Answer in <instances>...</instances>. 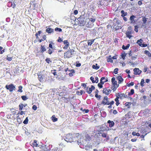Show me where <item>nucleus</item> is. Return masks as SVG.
Segmentation results:
<instances>
[{
    "instance_id": "1",
    "label": "nucleus",
    "mask_w": 151,
    "mask_h": 151,
    "mask_svg": "<svg viewBox=\"0 0 151 151\" xmlns=\"http://www.w3.org/2000/svg\"><path fill=\"white\" fill-rule=\"evenodd\" d=\"M81 136V134L79 133H68L66 135L65 140L67 142H71L76 141V138L80 137Z\"/></svg>"
},
{
    "instance_id": "2",
    "label": "nucleus",
    "mask_w": 151,
    "mask_h": 151,
    "mask_svg": "<svg viewBox=\"0 0 151 151\" xmlns=\"http://www.w3.org/2000/svg\"><path fill=\"white\" fill-rule=\"evenodd\" d=\"M113 28L116 30L120 29L122 27L120 22L117 18H114L113 20Z\"/></svg>"
},
{
    "instance_id": "3",
    "label": "nucleus",
    "mask_w": 151,
    "mask_h": 151,
    "mask_svg": "<svg viewBox=\"0 0 151 151\" xmlns=\"http://www.w3.org/2000/svg\"><path fill=\"white\" fill-rule=\"evenodd\" d=\"M111 82L112 84V86L111 87V89L114 91L119 86V84H117V82L116 81L115 78L114 77H113L112 78Z\"/></svg>"
},
{
    "instance_id": "4",
    "label": "nucleus",
    "mask_w": 151,
    "mask_h": 151,
    "mask_svg": "<svg viewBox=\"0 0 151 151\" xmlns=\"http://www.w3.org/2000/svg\"><path fill=\"white\" fill-rule=\"evenodd\" d=\"M74 51L73 49L68 50L64 54V56L65 58H70L71 57V55L73 54Z\"/></svg>"
},
{
    "instance_id": "5",
    "label": "nucleus",
    "mask_w": 151,
    "mask_h": 151,
    "mask_svg": "<svg viewBox=\"0 0 151 151\" xmlns=\"http://www.w3.org/2000/svg\"><path fill=\"white\" fill-rule=\"evenodd\" d=\"M5 87L6 89L9 90L10 92L13 91V90H15L16 89L15 86H14L12 84H11L9 85H6Z\"/></svg>"
},
{
    "instance_id": "6",
    "label": "nucleus",
    "mask_w": 151,
    "mask_h": 151,
    "mask_svg": "<svg viewBox=\"0 0 151 151\" xmlns=\"http://www.w3.org/2000/svg\"><path fill=\"white\" fill-rule=\"evenodd\" d=\"M109 99L107 96H105L104 97L101 103V105H109Z\"/></svg>"
},
{
    "instance_id": "7",
    "label": "nucleus",
    "mask_w": 151,
    "mask_h": 151,
    "mask_svg": "<svg viewBox=\"0 0 151 151\" xmlns=\"http://www.w3.org/2000/svg\"><path fill=\"white\" fill-rule=\"evenodd\" d=\"M77 20L78 21L79 24H83L85 21V18L82 16H80V17H78Z\"/></svg>"
},
{
    "instance_id": "8",
    "label": "nucleus",
    "mask_w": 151,
    "mask_h": 151,
    "mask_svg": "<svg viewBox=\"0 0 151 151\" xmlns=\"http://www.w3.org/2000/svg\"><path fill=\"white\" fill-rule=\"evenodd\" d=\"M134 74L136 75H139L141 74L142 71L139 70V68H135L134 70Z\"/></svg>"
},
{
    "instance_id": "9",
    "label": "nucleus",
    "mask_w": 151,
    "mask_h": 151,
    "mask_svg": "<svg viewBox=\"0 0 151 151\" xmlns=\"http://www.w3.org/2000/svg\"><path fill=\"white\" fill-rule=\"evenodd\" d=\"M88 87H87L86 88V92L88 94H90L92 92V91L95 89V87L93 85H91V88H89L88 89Z\"/></svg>"
},
{
    "instance_id": "10",
    "label": "nucleus",
    "mask_w": 151,
    "mask_h": 151,
    "mask_svg": "<svg viewBox=\"0 0 151 151\" xmlns=\"http://www.w3.org/2000/svg\"><path fill=\"white\" fill-rule=\"evenodd\" d=\"M117 97H119L121 99H123L124 98H127V95H125L124 93H119L117 94Z\"/></svg>"
},
{
    "instance_id": "11",
    "label": "nucleus",
    "mask_w": 151,
    "mask_h": 151,
    "mask_svg": "<svg viewBox=\"0 0 151 151\" xmlns=\"http://www.w3.org/2000/svg\"><path fill=\"white\" fill-rule=\"evenodd\" d=\"M37 76L39 81L41 82H42L44 78L43 76L41 74V72H40L37 73Z\"/></svg>"
},
{
    "instance_id": "12",
    "label": "nucleus",
    "mask_w": 151,
    "mask_h": 151,
    "mask_svg": "<svg viewBox=\"0 0 151 151\" xmlns=\"http://www.w3.org/2000/svg\"><path fill=\"white\" fill-rule=\"evenodd\" d=\"M111 90L110 89H107L106 88H104L103 90V93L105 94L106 95H109L111 93Z\"/></svg>"
},
{
    "instance_id": "13",
    "label": "nucleus",
    "mask_w": 151,
    "mask_h": 151,
    "mask_svg": "<svg viewBox=\"0 0 151 151\" xmlns=\"http://www.w3.org/2000/svg\"><path fill=\"white\" fill-rule=\"evenodd\" d=\"M63 42L65 45V46L63 47V48L64 49H67L69 45V42H68V40H65Z\"/></svg>"
},
{
    "instance_id": "14",
    "label": "nucleus",
    "mask_w": 151,
    "mask_h": 151,
    "mask_svg": "<svg viewBox=\"0 0 151 151\" xmlns=\"http://www.w3.org/2000/svg\"><path fill=\"white\" fill-rule=\"evenodd\" d=\"M117 80L118 81L119 84L121 83L123 81L124 79L122 78V76H118L116 77Z\"/></svg>"
},
{
    "instance_id": "15",
    "label": "nucleus",
    "mask_w": 151,
    "mask_h": 151,
    "mask_svg": "<svg viewBox=\"0 0 151 151\" xmlns=\"http://www.w3.org/2000/svg\"><path fill=\"white\" fill-rule=\"evenodd\" d=\"M47 29H46V32L49 34H51L54 32V29L52 28L47 27H46Z\"/></svg>"
},
{
    "instance_id": "16",
    "label": "nucleus",
    "mask_w": 151,
    "mask_h": 151,
    "mask_svg": "<svg viewBox=\"0 0 151 151\" xmlns=\"http://www.w3.org/2000/svg\"><path fill=\"white\" fill-rule=\"evenodd\" d=\"M136 17L135 16L133 15L131 16L129 18V19L130 21V23L132 24H134L136 22L134 20V18Z\"/></svg>"
},
{
    "instance_id": "17",
    "label": "nucleus",
    "mask_w": 151,
    "mask_h": 151,
    "mask_svg": "<svg viewBox=\"0 0 151 151\" xmlns=\"http://www.w3.org/2000/svg\"><path fill=\"white\" fill-rule=\"evenodd\" d=\"M46 50V49L45 48V45H41L40 48V51L41 53H43Z\"/></svg>"
},
{
    "instance_id": "18",
    "label": "nucleus",
    "mask_w": 151,
    "mask_h": 151,
    "mask_svg": "<svg viewBox=\"0 0 151 151\" xmlns=\"http://www.w3.org/2000/svg\"><path fill=\"white\" fill-rule=\"evenodd\" d=\"M107 123L109 124V126L110 127H113L114 125V123L112 121L110 120H108Z\"/></svg>"
},
{
    "instance_id": "19",
    "label": "nucleus",
    "mask_w": 151,
    "mask_h": 151,
    "mask_svg": "<svg viewBox=\"0 0 151 151\" xmlns=\"http://www.w3.org/2000/svg\"><path fill=\"white\" fill-rule=\"evenodd\" d=\"M127 37L129 38V39L132 37L131 35V31H127L125 33Z\"/></svg>"
},
{
    "instance_id": "20",
    "label": "nucleus",
    "mask_w": 151,
    "mask_h": 151,
    "mask_svg": "<svg viewBox=\"0 0 151 151\" xmlns=\"http://www.w3.org/2000/svg\"><path fill=\"white\" fill-rule=\"evenodd\" d=\"M25 105H23L22 104H20L19 106V111H22L23 109V107H25L27 105V104H25Z\"/></svg>"
},
{
    "instance_id": "21",
    "label": "nucleus",
    "mask_w": 151,
    "mask_h": 151,
    "mask_svg": "<svg viewBox=\"0 0 151 151\" xmlns=\"http://www.w3.org/2000/svg\"><path fill=\"white\" fill-rule=\"evenodd\" d=\"M103 78H102L101 80H100V83H99L98 84V87L100 88H102L103 87L102 85L104 84V82L102 81V80L103 79Z\"/></svg>"
},
{
    "instance_id": "22",
    "label": "nucleus",
    "mask_w": 151,
    "mask_h": 151,
    "mask_svg": "<svg viewBox=\"0 0 151 151\" xmlns=\"http://www.w3.org/2000/svg\"><path fill=\"white\" fill-rule=\"evenodd\" d=\"M68 71L70 72L68 74L69 76L70 77H72L73 76V73H74L75 72V70L73 69L69 70Z\"/></svg>"
},
{
    "instance_id": "23",
    "label": "nucleus",
    "mask_w": 151,
    "mask_h": 151,
    "mask_svg": "<svg viewBox=\"0 0 151 151\" xmlns=\"http://www.w3.org/2000/svg\"><path fill=\"white\" fill-rule=\"evenodd\" d=\"M91 138L90 136L88 134H87L85 135V140L86 141H89L91 140Z\"/></svg>"
},
{
    "instance_id": "24",
    "label": "nucleus",
    "mask_w": 151,
    "mask_h": 151,
    "mask_svg": "<svg viewBox=\"0 0 151 151\" xmlns=\"http://www.w3.org/2000/svg\"><path fill=\"white\" fill-rule=\"evenodd\" d=\"M95 39L89 40L88 42V46H91L94 42Z\"/></svg>"
},
{
    "instance_id": "25",
    "label": "nucleus",
    "mask_w": 151,
    "mask_h": 151,
    "mask_svg": "<svg viewBox=\"0 0 151 151\" xmlns=\"http://www.w3.org/2000/svg\"><path fill=\"white\" fill-rule=\"evenodd\" d=\"M119 97H118L116 96V98H115L114 99L115 101H116V106H118L119 104L120 103L119 102Z\"/></svg>"
},
{
    "instance_id": "26",
    "label": "nucleus",
    "mask_w": 151,
    "mask_h": 151,
    "mask_svg": "<svg viewBox=\"0 0 151 151\" xmlns=\"http://www.w3.org/2000/svg\"><path fill=\"white\" fill-rule=\"evenodd\" d=\"M92 67L93 69L96 70H98L100 68L99 66L97 64H96L95 65H93Z\"/></svg>"
},
{
    "instance_id": "27",
    "label": "nucleus",
    "mask_w": 151,
    "mask_h": 151,
    "mask_svg": "<svg viewBox=\"0 0 151 151\" xmlns=\"http://www.w3.org/2000/svg\"><path fill=\"white\" fill-rule=\"evenodd\" d=\"M130 45L129 44H127L126 46H125L124 45H123L122 46V48L123 50H127L128 49Z\"/></svg>"
},
{
    "instance_id": "28",
    "label": "nucleus",
    "mask_w": 151,
    "mask_h": 151,
    "mask_svg": "<svg viewBox=\"0 0 151 151\" xmlns=\"http://www.w3.org/2000/svg\"><path fill=\"white\" fill-rule=\"evenodd\" d=\"M32 145H33V147H37L38 146V144L37 143V141L36 140H35L32 143Z\"/></svg>"
},
{
    "instance_id": "29",
    "label": "nucleus",
    "mask_w": 151,
    "mask_h": 151,
    "mask_svg": "<svg viewBox=\"0 0 151 151\" xmlns=\"http://www.w3.org/2000/svg\"><path fill=\"white\" fill-rule=\"evenodd\" d=\"M127 55V53H125L124 52L123 53H121V56L122 57V58L123 59V60H124L125 59V57H126Z\"/></svg>"
},
{
    "instance_id": "30",
    "label": "nucleus",
    "mask_w": 151,
    "mask_h": 151,
    "mask_svg": "<svg viewBox=\"0 0 151 151\" xmlns=\"http://www.w3.org/2000/svg\"><path fill=\"white\" fill-rule=\"evenodd\" d=\"M147 18L145 17V16L142 17V21L143 22V23L144 24H145L146 23V22L147 21Z\"/></svg>"
},
{
    "instance_id": "31",
    "label": "nucleus",
    "mask_w": 151,
    "mask_h": 151,
    "mask_svg": "<svg viewBox=\"0 0 151 151\" xmlns=\"http://www.w3.org/2000/svg\"><path fill=\"white\" fill-rule=\"evenodd\" d=\"M52 119L53 122H55L58 121V118H56L55 115H53L52 117Z\"/></svg>"
},
{
    "instance_id": "32",
    "label": "nucleus",
    "mask_w": 151,
    "mask_h": 151,
    "mask_svg": "<svg viewBox=\"0 0 151 151\" xmlns=\"http://www.w3.org/2000/svg\"><path fill=\"white\" fill-rule=\"evenodd\" d=\"M8 4H11V6L13 8H14L15 7L16 5L14 3H12L11 2L9 1L8 2Z\"/></svg>"
},
{
    "instance_id": "33",
    "label": "nucleus",
    "mask_w": 151,
    "mask_h": 151,
    "mask_svg": "<svg viewBox=\"0 0 151 151\" xmlns=\"http://www.w3.org/2000/svg\"><path fill=\"white\" fill-rule=\"evenodd\" d=\"M145 53L147 55L148 57H151V54L150 52L146 50L145 51Z\"/></svg>"
},
{
    "instance_id": "34",
    "label": "nucleus",
    "mask_w": 151,
    "mask_h": 151,
    "mask_svg": "<svg viewBox=\"0 0 151 151\" xmlns=\"http://www.w3.org/2000/svg\"><path fill=\"white\" fill-rule=\"evenodd\" d=\"M134 93V90L133 89H131L130 90V92H129L128 95L130 96L133 95Z\"/></svg>"
},
{
    "instance_id": "35",
    "label": "nucleus",
    "mask_w": 151,
    "mask_h": 151,
    "mask_svg": "<svg viewBox=\"0 0 151 151\" xmlns=\"http://www.w3.org/2000/svg\"><path fill=\"white\" fill-rule=\"evenodd\" d=\"M81 110L82 111H83V112L84 113H88L89 111V110H88V109H83L82 108H81Z\"/></svg>"
},
{
    "instance_id": "36",
    "label": "nucleus",
    "mask_w": 151,
    "mask_h": 151,
    "mask_svg": "<svg viewBox=\"0 0 151 151\" xmlns=\"http://www.w3.org/2000/svg\"><path fill=\"white\" fill-rule=\"evenodd\" d=\"M103 78V80H102V82H104V84L106 82H107L108 81V78H105V77H102L100 79V80H101V79H102V78Z\"/></svg>"
},
{
    "instance_id": "37",
    "label": "nucleus",
    "mask_w": 151,
    "mask_h": 151,
    "mask_svg": "<svg viewBox=\"0 0 151 151\" xmlns=\"http://www.w3.org/2000/svg\"><path fill=\"white\" fill-rule=\"evenodd\" d=\"M121 13L122 14L121 16L122 17H124V16H126L127 14V12H124V11L122 10L121 11Z\"/></svg>"
},
{
    "instance_id": "38",
    "label": "nucleus",
    "mask_w": 151,
    "mask_h": 151,
    "mask_svg": "<svg viewBox=\"0 0 151 151\" xmlns=\"http://www.w3.org/2000/svg\"><path fill=\"white\" fill-rule=\"evenodd\" d=\"M22 88L23 87L22 86H19L18 87V90L17 91L21 93L23 91L22 90Z\"/></svg>"
},
{
    "instance_id": "39",
    "label": "nucleus",
    "mask_w": 151,
    "mask_h": 151,
    "mask_svg": "<svg viewBox=\"0 0 151 151\" xmlns=\"http://www.w3.org/2000/svg\"><path fill=\"white\" fill-rule=\"evenodd\" d=\"M131 105V103L130 102H127L125 104V105L126 106L128 107V108H129L130 107V105Z\"/></svg>"
},
{
    "instance_id": "40",
    "label": "nucleus",
    "mask_w": 151,
    "mask_h": 151,
    "mask_svg": "<svg viewBox=\"0 0 151 151\" xmlns=\"http://www.w3.org/2000/svg\"><path fill=\"white\" fill-rule=\"evenodd\" d=\"M42 32L41 31H39L37 33H36L35 35V36L36 37V38L37 39H38L39 37L38 36V35H40V34Z\"/></svg>"
},
{
    "instance_id": "41",
    "label": "nucleus",
    "mask_w": 151,
    "mask_h": 151,
    "mask_svg": "<svg viewBox=\"0 0 151 151\" xmlns=\"http://www.w3.org/2000/svg\"><path fill=\"white\" fill-rule=\"evenodd\" d=\"M54 49H51L50 48L48 50V53L50 54L51 55L52 53L54 52Z\"/></svg>"
},
{
    "instance_id": "42",
    "label": "nucleus",
    "mask_w": 151,
    "mask_h": 151,
    "mask_svg": "<svg viewBox=\"0 0 151 151\" xmlns=\"http://www.w3.org/2000/svg\"><path fill=\"white\" fill-rule=\"evenodd\" d=\"M107 61L108 62H110L112 63L113 62V60L112 59V58L111 55L109 56V58L108 59Z\"/></svg>"
},
{
    "instance_id": "43",
    "label": "nucleus",
    "mask_w": 151,
    "mask_h": 151,
    "mask_svg": "<svg viewBox=\"0 0 151 151\" xmlns=\"http://www.w3.org/2000/svg\"><path fill=\"white\" fill-rule=\"evenodd\" d=\"M54 43H53V42L52 41H51L50 42V44L49 45V47L52 49H54L52 45H54Z\"/></svg>"
},
{
    "instance_id": "44",
    "label": "nucleus",
    "mask_w": 151,
    "mask_h": 151,
    "mask_svg": "<svg viewBox=\"0 0 151 151\" xmlns=\"http://www.w3.org/2000/svg\"><path fill=\"white\" fill-rule=\"evenodd\" d=\"M79 93V91H78L76 92L77 94L79 95H82L83 93H85V92L83 90H80L79 92L80 94H79L78 93Z\"/></svg>"
},
{
    "instance_id": "45",
    "label": "nucleus",
    "mask_w": 151,
    "mask_h": 151,
    "mask_svg": "<svg viewBox=\"0 0 151 151\" xmlns=\"http://www.w3.org/2000/svg\"><path fill=\"white\" fill-rule=\"evenodd\" d=\"M45 61L48 64H49L51 63V61L50 58H46L45 60Z\"/></svg>"
},
{
    "instance_id": "46",
    "label": "nucleus",
    "mask_w": 151,
    "mask_h": 151,
    "mask_svg": "<svg viewBox=\"0 0 151 151\" xmlns=\"http://www.w3.org/2000/svg\"><path fill=\"white\" fill-rule=\"evenodd\" d=\"M144 81L145 80L144 79H142L141 80L140 83V85L142 87H143L144 86V83H145Z\"/></svg>"
},
{
    "instance_id": "47",
    "label": "nucleus",
    "mask_w": 151,
    "mask_h": 151,
    "mask_svg": "<svg viewBox=\"0 0 151 151\" xmlns=\"http://www.w3.org/2000/svg\"><path fill=\"white\" fill-rule=\"evenodd\" d=\"M28 122V117L26 118L25 120L24 121L23 123L24 124H27Z\"/></svg>"
},
{
    "instance_id": "48",
    "label": "nucleus",
    "mask_w": 151,
    "mask_h": 151,
    "mask_svg": "<svg viewBox=\"0 0 151 151\" xmlns=\"http://www.w3.org/2000/svg\"><path fill=\"white\" fill-rule=\"evenodd\" d=\"M56 70H51V73L54 75V76L57 75Z\"/></svg>"
},
{
    "instance_id": "49",
    "label": "nucleus",
    "mask_w": 151,
    "mask_h": 151,
    "mask_svg": "<svg viewBox=\"0 0 151 151\" xmlns=\"http://www.w3.org/2000/svg\"><path fill=\"white\" fill-rule=\"evenodd\" d=\"M139 45L140 46L142 47H145L147 46V45L146 44H141L139 43Z\"/></svg>"
},
{
    "instance_id": "50",
    "label": "nucleus",
    "mask_w": 151,
    "mask_h": 151,
    "mask_svg": "<svg viewBox=\"0 0 151 151\" xmlns=\"http://www.w3.org/2000/svg\"><path fill=\"white\" fill-rule=\"evenodd\" d=\"M101 134V136L103 137H104V138H106V136H107V133H102L101 132H100V133Z\"/></svg>"
},
{
    "instance_id": "51",
    "label": "nucleus",
    "mask_w": 151,
    "mask_h": 151,
    "mask_svg": "<svg viewBox=\"0 0 151 151\" xmlns=\"http://www.w3.org/2000/svg\"><path fill=\"white\" fill-rule=\"evenodd\" d=\"M134 83L133 82H131L129 83H127V86L128 87H130V86H132L134 85Z\"/></svg>"
},
{
    "instance_id": "52",
    "label": "nucleus",
    "mask_w": 151,
    "mask_h": 151,
    "mask_svg": "<svg viewBox=\"0 0 151 151\" xmlns=\"http://www.w3.org/2000/svg\"><path fill=\"white\" fill-rule=\"evenodd\" d=\"M55 31H58L59 32H62V29H61L60 28H59L58 27H57L55 28Z\"/></svg>"
},
{
    "instance_id": "53",
    "label": "nucleus",
    "mask_w": 151,
    "mask_h": 151,
    "mask_svg": "<svg viewBox=\"0 0 151 151\" xmlns=\"http://www.w3.org/2000/svg\"><path fill=\"white\" fill-rule=\"evenodd\" d=\"M21 98L24 101H25L27 99V96H22Z\"/></svg>"
},
{
    "instance_id": "54",
    "label": "nucleus",
    "mask_w": 151,
    "mask_h": 151,
    "mask_svg": "<svg viewBox=\"0 0 151 151\" xmlns=\"http://www.w3.org/2000/svg\"><path fill=\"white\" fill-rule=\"evenodd\" d=\"M3 49V47H2L0 46V51H1L0 52V54H2L4 52V50H2Z\"/></svg>"
},
{
    "instance_id": "55",
    "label": "nucleus",
    "mask_w": 151,
    "mask_h": 151,
    "mask_svg": "<svg viewBox=\"0 0 151 151\" xmlns=\"http://www.w3.org/2000/svg\"><path fill=\"white\" fill-rule=\"evenodd\" d=\"M89 19L90 21L93 23H94L96 21L95 19L94 18H91Z\"/></svg>"
},
{
    "instance_id": "56",
    "label": "nucleus",
    "mask_w": 151,
    "mask_h": 151,
    "mask_svg": "<svg viewBox=\"0 0 151 151\" xmlns=\"http://www.w3.org/2000/svg\"><path fill=\"white\" fill-rule=\"evenodd\" d=\"M139 27L137 25H135L134 26V31L137 32H138V28Z\"/></svg>"
},
{
    "instance_id": "57",
    "label": "nucleus",
    "mask_w": 151,
    "mask_h": 151,
    "mask_svg": "<svg viewBox=\"0 0 151 151\" xmlns=\"http://www.w3.org/2000/svg\"><path fill=\"white\" fill-rule=\"evenodd\" d=\"M118 68H115L114 71V73L115 74H117L118 73Z\"/></svg>"
},
{
    "instance_id": "58",
    "label": "nucleus",
    "mask_w": 151,
    "mask_h": 151,
    "mask_svg": "<svg viewBox=\"0 0 151 151\" xmlns=\"http://www.w3.org/2000/svg\"><path fill=\"white\" fill-rule=\"evenodd\" d=\"M17 121L19 123V124H20L21 122V121L20 118L19 117V116L17 117Z\"/></svg>"
},
{
    "instance_id": "59",
    "label": "nucleus",
    "mask_w": 151,
    "mask_h": 151,
    "mask_svg": "<svg viewBox=\"0 0 151 151\" xmlns=\"http://www.w3.org/2000/svg\"><path fill=\"white\" fill-rule=\"evenodd\" d=\"M90 79L91 80V81L93 83H95V81H95L94 80V78L93 77L91 76L90 78Z\"/></svg>"
},
{
    "instance_id": "60",
    "label": "nucleus",
    "mask_w": 151,
    "mask_h": 151,
    "mask_svg": "<svg viewBox=\"0 0 151 151\" xmlns=\"http://www.w3.org/2000/svg\"><path fill=\"white\" fill-rule=\"evenodd\" d=\"M57 41L59 42H63V39H62L60 37L58 38V39L57 40Z\"/></svg>"
},
{
    "instance_id": "61",
    "label": "nucleus",
    "mask_w": 151,
    "mask_h": 151,
    "mask_svg": "<svg viewBox=\"0 0 151 151\" xmlns=\"http://www.w3.org/2000/svg\"><path fill=\"white\" fill-rule=\"evenodd\" d=\"M24 114V112L23 111H21L20 112H19L17 114L18 115L20 114L21 115H22Z\"/></svg>"
},
{
    "instance_id": "62",
    "label": "nucleus",
    "mask_w": 151,
    "mask_h": 151,
    "mask_svg": "<svg viewBox=\"0 0 151 151\" xmlns=\"http://www.w3.org/2000/svg\"><path fill=\"white\" fill-rule=\"evenodd\" d=\"M32 109H33L34 110H36L37 109V106L35 105H34L33 106H32Z\"/></svg>"
},
{
    "instance_id": "63",
    "label": "nucleus",
    "mask_w": 151,
    "mask_h": 151,
    "mask_svg": "<svg viewBox=\"0 0 151 151\" xmlns=\"http://www.w3.org/2000/svg\"><path fill=\"white\" fill-rule=\"evenodd\" d=\"M6 59L9 61H10L12 60V58L10 57L7 56L6 58Z\"/></svg>"
},
{
    "instance_id": "64",
    "label": "nucleus",
    "mask_w": 151,
    "mask_h": 151,
    "mask_svg": "<svg viewBox=\"0 0 151 151\" xmlns=\"http://www.w3.org/2000/svg\"><path fill=\"white\" fill-rule=\"evenodd\" d=\"M143 42V40L142 39H140L139 40H138L137 41V43H138V44L141 43L142 44Z\"/></svg>"
}]
</instances>
